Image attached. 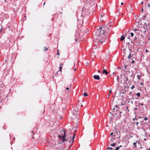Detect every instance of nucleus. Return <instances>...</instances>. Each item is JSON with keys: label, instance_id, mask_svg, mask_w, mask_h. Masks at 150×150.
<instances>
[{"label": "nucleus", "instance_id": "aec40b11", "mask_svg": "<svg viewBox=\"0 0 150 150\" xmlns=\"http://www.w3.org/2000/svg\"><path fill=\"white\" fill-rule=\"evenodd\" d=\"M140 93H137V94H136V95L138 96V97H139L140 96Z\"/></svg>", "mask_w": 150, "mask_h": 150}, {"label": "nucleus", "instance_id": "f3484780", "mask_svg": "<svg viewBox=\"0 0 150 150\" xmlns=\"http://www.w3.org/2000/svg\"><path fill=\"white\" fill-rule=\"evenodd\" d=\"M125 82H126L128 80V79L127 77V76H125Z\"/></svg>", "mask_w": 150, "mask_h": 150}, {"label": "nucleus", "instance_id": "39448f33", "mask_svg": "<svg viewBox=\"0 0 150 150\" xmlns=\"http://www.w3.org/2000/svg\"><path fill=\"white\" fill-rule=\"evenodd\" d=\"M99 41L101 43H103L104 42H105V39H104L103 38H102L101 39H100L99 40Z\"/></svg>", "mask_w": 150, "mask_h": 150}, {"label": "nucleus", "instance_id": "f03ea898", "mask_svg": "<svg viewBox=\"0 0 150 150\" xmlns=\"http://www.w3.org/2000/svg\"><path fill=\"white\" fill-rule=\"evenodd\" d=\"M102 27H100L99 29L97 31L96 34L95 35V36H98V37H99V35H100L99 34V30H102Z\"/></svg>", "mask_w": 150, "mask_h": 150}, {"label": "nucleus", "instance_id": "338daca9", "mask_svg": "<svg viewBox=\"0 0 150 150\" xmlns=\"http://www.w3.org/2000/svg\"><path fill=\"white\" fill-rule=\"evenodd\" d=\"M146 32V30H145L144 31V32Z\"/></svg>", "mask_w": 150, "mask_h": 150}, {"label": "nucleus", "instance_id": "e2e57ef3", "mask_svg": "<svg viewBox=\"0 0 150 150\" xmlns=\"http://www.w3.org/2000/svg\"><path fill=\"white\" fill-rule=\"evenodd\" d=\"M45 2H44V4H43V5H45Z\"/></svg>", "mask_w": 150, "mask_h": 150}, {"label": "nucleus", "instance_id": "423d86ee", "mask_svg": "<svg viewBox=\"0 0 150 150\" xmlns=\"http://www.w3.org/2000/svg\"><path fill=\"white\" fill-rule=\"evenodd\" d=\"M102 73L103 74H105V75H107L108 74V72L105 69H104L103 70Z\"/></svg>", "mask_w": 150, "mask_h": 150}, {"label": "nucleus", "instance_id": "c03bdc74", "mask_svg": "<svg viewBox=\"0 0 150 150\" xmlns=\"http://www.w3.org/2000/svg\"><path fill=\"white\" fill-rule=\"evenodd\" d=\"M127 44H128V45H130V43H129V42H127Z\"/></svg>", "mask_w": 150, "mask_h": 150}, {"label": "nucleus", "instance_id": "3c124183", "mask_svg": "<svg viewBox=\"0 0 150 150\" xmlns=\"http://www.w3.org/2000/svg\"><path fill=\"white\" fill-rule=\"evenodd\" d=\"M103 15H104V14H103V15H101V17H102L103 16Z\"/></svg>", "mask_w": 150, "mask_h": 150}, {"label": "nucleus", "instance_id": "79ce46f5", "mask_svg": "<svg viewBox=\"0 0 150 150\" xmlns=\"http://www.w3.org/2000/svg\"><path fill=\"white\" fill-rule=\"evenodd\" d=\"M121 5H123V2H122V3H121Z\"/></svg>", "mask_w": 150, "mask_h": 150}, {"label": "nucleus", "instance_id": "774afa93", "mask_svg": "<svg viewBox=\"0 0 150 150\" xmlns=\"http://www.w3.org/2000/svg\"><path fill=\"white\" fill-rule=\"evenodd\" d=\"M131 43H132V41H131Z\"/></svg>", "mask_w": 150, "mask_h": 150}, {"label": "nucleus", "instance_id": "09e8293b", "mask_svg": "<svg viewBox=\"0 0 150 150\" xmlns=\"http://www.w3.org/2000/svg\"><path fill=\"white\" fill-rule=\"evenodd\" d=\"M71 135L70 136H69V138H71Z\"/></svg>", "mask_w": 150, "mask_h": 150}, {"label": "nucleus", "instance_id": "052dcab7", "mask_svg": "<svg viewBox=\"0 0 150 150\" xmlns=\"http://www.w3.org/2000/svg\"><path fill=\"white\" fill-rule=\"evenodd\" d=\"M98 73H100V71H98Z\"/></svg>", "mask_w": 150, "mask_h": 150}, {"label": "nucleus", "instance_id": "8fccbe9b", "mask_svg": "<svg viewBox=\"0 0 150 150\" xmlns=\"http://www.w3.org/2000/svg\"><path fill=\"white\" fill-rule=\"evenodd\" d=\"M127 90H126V89H125V92H126Z\"/></svg>", "mask_w": 150, "mask_h": 150}, {"label": "nucleus", "instance_id": "f704fd0d", "mask_svg": "<svg viewBox=\"0 0 150 150\" xmlns=\"http://www.w3.org/2000/svg\"><path fill=\"white\" fill-rule=\"evenodd\" d=\"M148 51H148V50H145V52H148Z\"/></svg>", "mask_w": 150, "mask_h": 150}, {"label": "nucleus", "instance_id": "72a5a7b5", "mask_svg": "<svg viewBox=\"0 0 150 150\" xmlns=\"http://www.w3.org/2000/svg\"><path fill=\"white\" fill-rule=\"evenodd\" d=\"M139 124V122H136V125H138Z\"/></svg>", "mask_w": 150, "mask_h": 150}, {"label": "nucleus", "instance_id": "2eb2a0df", "mask_svg": "<svg viewBox=\"0 0 150 150\" xmlns=\"http://www.w3.org/2000/svg\"><path fill=\"white\" fill-rule=\"evenodd\" d=\"M83 95L84 96L86 97L87 96H88V95L87 93L84 92L83 93Z\"/></svg>", "mask_w": 150, "mask_h": 150}, {"label": "nucleus", "instance_id": "680f3d73", "mask_svg": "<svg viewBox=\"0 0 150 150\" xmlns=\"http://www.w3.org/2000/svg\"><path fill=\"white\" fill-rule=\"evenodd\" d=\"M127 39H128L129 40V38H127Z\"/></svg>", "mask_w": 150, "mask_h": 150}, {"label": "nucleus", "instance_id": "6ab92c4d", "mask_svg": "<svg viewBox=\"0 0 150 150\" xmlns=\"http://www.w3.org/2000/svg\"><path fill=\"white\" fill-rule=\"evenodd\" d=\"M141 76L139 75H138L137 76V78L138 79H140Z\"/></svg>", "mask_w": 150, "mask_h": 150}, {"label": "nucleus", "instance_id": "9b49d317", "mask_svg": "<svg viewBox=\"0 0 150 150\" xmlns=\"http://www.w3.org/2000/svg\"><path fill=\"white\" fill-rule=\"evenodd\" d=\"M111 92H112L111 89H110V92H109V93H108V95L106 96V97L107 98H109L110 94L111 93Z\"/></svg>", "mask_w": 150, "mask_h": 150}, {"label": "nucleus", "instance_id": "dca6fc26", "mask_svg": "<svg viewBox=\"0 0 150 150\" xmlns=\"http://www.w3.org/2000/svg\"><path fill=\"white\" fill-rule=\"evenodd\" d=\"M146 15H145L144 16H143V17H142V19L143 20H145V18L146 17Z\"/></svg>", "mask_w": 150, "mask_h": 150}, {"label": "nucleus", "instance_id": "864d4df0", "mask_svg": "<svg viewBox=\"0 0 150 150\" xmlns=\"http://www.w3.org/2000/svg\"><path fill=\"white\" fill-rule=\"evenodd\" d=\"M76 68H75V69H74V70L75 71H76Z\"/></svg>", "mask_w": 150, "mask_h": 150}, {"label": "nucleus", "instance_id": "ea45409f", "mask_svg": "<svg viewBox=\"0 0 150 150\" xmlns=\"http://www.w3.org/2000/svg\"><path fill=\"white\" fill-rule=\"evenodd\" d=\"M114 139V138H111V139H110V140L111 141H112V140H113Z\"/></svg>", "mask_w": 150, "mask_h": 150}, {"label": "nucleus", "instance_id": "7c9ffc66", "mask_svg": "<svg viewBox=\"0 0 150 150\" xmlns=\"http://www.w3.org/2000/svg\"><path fill=\"white\" fill-rule=\"evenodd\" d=\"M134 60H132V64H134Z\"/></svg>", "mask_w": 150, "mask_h": 150}, {"label": "nucleus", "instance_id": "4be33fe9", "mask_svg": "<svg viewBox=\"0 0 150 150\" xmlns=\"http://www.w3.org/2000/svg\"><path fill=\"white\" fill-rule=\"evenodd\" d=\"M107 149H111V150H112V148L111 147H108L107 148Z\"/></svg>", "mask_w": 150, "mask_h": 150}, {"label": "nucleus", "instance_id": "c9c22d12", "mask_svg": "<svg viewBox=\"0 0 150 150\" xmlns=\"http://www.w3.org/2000/svg\"><path fill=\"white\" fill-rule=\"evenodd\" d=\"M137 120V119L136 118H133V121H134V120Z\"/></svg>", "mask_w": 150, "mask_h": 150}, {"label": "nucleus", "instance_id": "f257e3e1", "mask_svg": "<svg viewBox=\"0 0 150 150\" xmlns=\"http://www.w3.org/2000/svg\"><path fill=\"white\" fill-rule=\"evenodd\" d=\"M64 134L63 136H62V142H60L59 143H58V145H59V143H60V144H61L62 143L64 142H69V139L68 138L67 139H65L66 137V135L65 134V130L64 131Z\"/></svg>", "mask_w": 150, "mask_h": 150}, {"label": "nucleus", "instance_id": "bf43d9fd", "mask_svg": "<svg viewBox=\"0 0 150 150\" xmlns=\"http://www.w3.org/2000/svg\"><path fill=\"white\" fill-rule=\"evenodd\" d=\"M100 21H103V20H101V18H100Z\"/></svg>", "mask_w": 150, "mask_h": 150}, {"label": "nucleus", "instance_id": "0eeeda50", "mask_svg": "<svg viewBox=\"0 0 150 150\" xmlns=\"http://www.w3.org/2000/svg\"><path fill=\"white\" fill-rule=\"evenodd\" d=\"M130 54H129V56H128L127 58L129 59H130V58H131L132 56L133 55V54H131V52H129Z\"/></svg>", "mask_w": 150, "mask_h": 150}, {"label": "nucleus", "instance_id": "a211bd4d", "mask_svg": "<svg viewBox=\"0 0 150 150\" xmlns=\"http://www.w3.org/2000/svg\"><path fill=\"white\" fill-rule=\"evenodd\" d=\"M115 143H113L112 144H111L110 145L111 146H115Z\"/></svg>", "mask_w": 150, "mask_h": 150}, {"label": "nucleus", "instance_id": "4d7b16f0", "mask_svg": "<svg viewBox=\"0 0 150 150\" xmlns=\"http://www.w3.org/2000/svg\"><path fill=\"white\" fill-rule=\"evenodd\" d=\"M1 30H2V29H1V30H0V33H1Z\"/></svg>", "mask_w": 150, "mask_h": 150}, {"label": "nucleus", "instance_id": "a18cd8bd", "mask_svg": "<svg viewBox=\"0 0 150 150\" xmlns=\"http://www.w3.org/2000/svg\"><path fill=\"white\" fill-rule=\"evenodd\" d=\"M134 31H135L136 30H138L137 29H135L134 30Z\"/></svg>", "mask_w": 150, "mask_h": 150}, {"label": "nucleus", "instance_id": "49530a36", "mask_svg": "<svg viewBox=\"0 0 150 150\" xmlns=\"http://www.w3.org/2000/svg\"><path fill=\"white\" fill-rule=\"evenodd\" d=\"M129 50L130 51H130H132V50L131 49H129Z\"/></svg>", "mask_w": 150, "mask_h": 150}, {"label": "nucleus", "instance_id": "13d9d810", "mask_svg": "<svg viewBox=\"0 0 150 150\" xmlns=\"http://www.w3.org/2000/svg\"><path fill=\"white\" fill-rule=\"evenodd\" d=\"M113 109L114 110H115V109L114 108Z\"/></svg>", "mask_w": 150, "mask_h": 150}, {"label": "nucleus", "instance_id": "6e6d98bb", "mask_svg": "<svg viewBox=\"0 0 150 150\" xmlns=\"http://www.w3.org/2000/svg\"><path fill=\"white\" fill-rule=\"evenodd\" d=\"M126 67H127L126 66H125V69L126 68Z\"/></svg>", "mask_w": 150, "mask_h": 150}, {"label": "nucleus", "instance_id": "37998d69", "mask_svg": "<svg viewBox=\"0 0 150 150\" xmlns=\"http://www.w3.org/2000/svg\"><path fill=\"white\" fill-rule=\"evenodd\" d=\"M137 108H134V110H137Z\"/></svg>", "mask_w": 150, "mask_h": 150}, {"label": "nucleus", "instance_id": "9d476101", "mask_svg": "<svg viewBox=\"0 0 150 150\" xmlns=\"http://www.w3.org/2000/svg\"><path fill=\"white\" fill-rule=\"evenodd\" d=\"M78 110H75V111L74 110V112H73V114L74 115H76L77 114V112L78 111Z\"/></svg>", "mask_w": 150, "mask_h": 150}, {"label": "nucleus", "instance_id": "4c0bfd02", "mask_svg": "<svg viewBox=\"0 0 150 150\" xmlns=\"http://www.w3.org/2000/svg\"><path fill=\"white\" fill-rule=\"evenodd\" d=\"M103 33H102V34H104V33L105 32V31H104V30H103Z\"/></svg>", "mask_w": 150, "mask_h": 150}, {"label": "nucleus", "instance_id": "cd10ccee", "mask_svg": "<svg viewBox=\"0 0 150 150\" xmlns=\"http://www.w3.org/2000/svg\"><path fill=\"white\" fill-rule=\"evenodd\" d=\"M44 48L45 49V50L46 51L47 50H48V48H46V47H45Z\"/></svg>", "mask_w": 150, "mask_h": 150}, {"label": "nucleus", "instance_id": "a19ab883", "mask_svg": "<svg viewBox=\"0 0 150 150\" xmlns=\"http://www.w3.org/2000/svg\"><path fill=\"white\" fill-rule=\"evenodd\" d=\"M96 42V41H94L93 42V43H94V44H95V45H97V44H95V42Z\"/></svg>", "mask_w": 150, "mask_h": 150}, {"label": "nucleus", "instance_id": "69168bd1", "mask_svg": "<svg viewBox=\"0 0 150 150\" xmlns=\"http://www.w3.org/2000/svg\"><path fill=\"white\" fill-rule=\"evenodd\" d=\"M144 140H146V139H145V138L144 139Z\"/></svg>", "mask_w": 150, "mask_h": 150}, {"label": "nucleus", "instance_id": "f8f14e48", "mask_svg": "<svg viewBox=\"0 0 150 150\" xmlns=\"http://www.w3.org/2000/svg\"><path fill=\"white\" fill-rule=\"evenodd\" d=\"M125 38V37H124V36H122L120 38V40L123 41L124 40Z\"/></svg>", "mask_w": 150, "mask_h": 150}, {"label": "nucleus", "instance_id": "58836bf2", "mask_svg": "<svg viewBox=\"0 0 150 150\" xmlns=\"http://www.w3.org/2000/svg\"><path fill=\"white\" fill-rule=\"evenodd\" d=\"M66 89L67 90H69V88H68V87H67V88H66Z\"/></svg>", "mask_w": 150, "mask_h": 150}, {"label": "nucleus", "instance_id": "de8ad7c7", "mask_svg": "<svg viewBox=\"0 0 150 150\" xmlns=\"http://www.w3.org/2000/svg\"><path fill=\"white\" fill-rule=\"evenodd\" d=\"M57 54L58 55H59V53L58 52H58L57 53Z\"/></svg>", "mask_w": 150, "mask_h": 150}, {"label": "nucleus", "instance_id": "603ef678", "mask_svg": "<svg viewBox=\"0 0 150 150\" xmlns=\"http://www.w3.org/2000/svg\"><path fill=\"white\" fill-rule=\"evenodd\" d=\"M143 3H144V2H142L141 3V4H143Z\"/></svg>", "mask_w": 150, "mask_h": 150}, {"label": "nucleus", "instance_id": "0e129e2a", "mask_svg": "<svg viewBox=\"0 0 150 150\" xmlns=\"http://www.w3.org/2000/svg\"><path fill=\"white\" fill-rule=\"evenodd\" d=\"M63 148H61V149H62V150H63Z\"/></svg>", "mask_w": 150, "mask_h": 150}, {"label": "nucleus", "instance_id": "c756f323", "mask_svg": "<svg viewBox=\"0 0 150 150\" xmlns=\"http://www.w3.org/2000/svg\"><path fill=\"white\" fill-rule=\"evenodd\" d=\"M148 7L149 8L150 6V3L148 4Z\"/></svg>", "mask_w": 150, "mask_h": 150}, {"label": "nucleus", "instance_id": "1a4fd4ad", "mask_svg": "<svg viewBox=\"0 0 150 150\" xmlns=\"http://www.w3.org/2000/svg\"><path fill=\"white\" fill-rule=\"evenodd\" d=\"M63 65V64H62V63H61L60 64V65H59L60 67H59V70L58 71H60L61 72L62 71V65Z\"/></svg>", "mask_w": 150, "mask_h": 150}, {"label": "nucleus", "instance_id": "2f4dec72", "mask_svg": "<svg viewBox=\"0 0 150 150\" xmlns=\"http://www.w3.org/2000/svg\"><path fill=\"white\" fill-rule=\"evenodd\" d=\"M143 7H142V8L141 9V12H143V11L144 10H143Z\"/></svg>", "mask_w": 150, "mask_h": 150}, {"label": "nucleus", "instance_id": "bb28decb", "mask_svg": "<svg viewBox=\"0 0 150 150\" xmlns=\"http://www.w3.org/2000/svg\"><path fill=\"white\" fill-rule=\"evenodd\" d=\"M134 88V86H132L131 87V89L132 90L133 89V88Z\"/></svg>", "mask_w": 150, "mask_h": 150}, {"label": "nucleus", "instance_id": "b1692460", "mask_svg": "<svg viewBox=\"0 0 150 150\" xmlns=\"http://www.w3.org/2000/svg\"><path fill=\"white\" fill-rule=\"evenodd\" d=\"M136 142H134V143H133V145L134 146H135L136 147Z\"/></svg>", "mask_w": 150, "mask_h": 150}, {"label": "nucleus", "instance_id": "20e7f679", "mask_svg": "<svg viewBox=\"0 0 150 150\" xmlns=\"http://www.w3.org/2000/svg\"><path fill=\"white\" fill-rule=\"evenodd\" d=\"M75 133H74V135L72 138V139L71 140H69V143H71V141H72V142H71V144H72L73 142L74 141V139L75 138Z\"/></svg>", "mask_w": 150, "mask_h": 150}, {"label": "nucleus", "instance_id": "4468645a", "mask_svg": "<svg viewBox=\"0 0 150 150\" xmlns=\"http://www.w3.org/2000/svg\"><path fill=\"white\" fill-rule=\"evenodd\" d=\"M122 146V145H120L119 147H116L115 148V150H118Z\"/></svg>", "mask_w": 150, "mask_h": 150}, {"label": "nucleus", "instance_id": "a878e982", "mask_svg": "<svg viewBox=\"0 0 150 150\" xmlns=\"http://www.w3.org/2000/svg\"><path fill=\"white\" fill-rule=\"evenodd\" d=\"M147 119H148V118L147 117H144V120H147Z\"/></svg>", "mask_w": 150, "mask_h": 150}, {"label": "nucleus", "instance_id": "c85d7f7f", "mask_svg": "<svg viewBox=\"0 0 150 150\" xmlns=\"http://www.w3.org/2000/svg\"><path fill=\"white\" fill-rule=\"evenodd\" d=\"M139 105H144V104H143V103H139Z\"/></svg>", "mask_w": 150, "mask_h": 150}, {"label": "nucleus", "instance_id": "5fc2aeb1", "mask_svg": "<svg viewBox=\"0 0 150 150\" xmlns=\"http://www.w3.org/2000/svg\"><path fill=\"white\" fill-rule=\"evenodd\" d=\"M117 105H115V107L116 108H117Z\"/></svg>", "mask_w": 150, "mask_h": 150}, {"label": "nucleus", "instance_id": "473e14b6", "mask_svg": "<svg viewBox=\"0 0 150 150\" xmlns=\"http://www.w3.org/2000/svg\"><path fill=\"white\" fill-rule=\"evenodd\" d=\"M137 39V38L136 37H135L134 39V40H136Z\"/></svg>", "mask_w": 150, "mask_h": 150}, {"label": "nucleus", "instance_id": "412c9836", "mask_svg": "<svg viewBox=\"0 0 150 150\" xmlns=\"http://www.w3.org/2000/svg\"><path fill=\"white\" fill-rule=\"evenodd\" d=\"M117 81H118V80H119V76L117 75Z\"/></svg>", "mask_w": 150, "mask_h": 150}, {"label": "nucleus", "instance_id": "5701e85b", "mask_svg": "<svg viewBox=\"0 0 150 150\" xmlns=\"http://www.w3.org/2000/svg\"><path fill=\"white\" fill-rule=\"evenodd\" d=\"M130 34H131V37H133L134 35V33H130Z\"/></svg>", "mask_w": 150, "mask_h": 150}, {"label": "nucleus", "instance_id": "393cba45", "mask_svg": "<svg viewBox=\"0 0 150 150\" xmlns=\"http://www.w3.org/2000/svg\"><path fill=\"white\" fill-rule=\"evenodd\" d=\"M58 137H59V138L61 139V138H62V136H61V135H59L58 136Z\"/></svg>", "mask_w": 150, "mask_h": 150}, {"label": "nucleus", "instance_id": "ddd939ff", "mask_svg": "<svg viewBox=\"0 0 150 150\" xmlns=\"http://www.w3.org/2000/svg\"><path fill=\"white\" fill-rule=\"evenodd\" d=\"M122 112L120 111L119 114L118 115V117H119V118H120L121 117V114L122 113Z\"/></svg>", "mask_w": 150, "mask_h": 150}, {"label": "nucleus", "instance_id": "e433bc0d", "mask_svg": "<svg viewBox=\"0 0 150 150\" xmlns=\"http://www.w3.org/2000/svg\"><path fill=\"white\" fill-rule=\"evenodd\" d=\"M113 132L111 133V134H110V135L111 136L112 135H113Z\"/></svg>", "mask_w": 150, "mask_h": 150}, {"label": "nucleus", "instance_id": "7ed1b4c3", "mask_svg": "<svg viewBox=\"0 0 150 150\" xmlns=\"http://www.w3.org/2000/svg\"><path fill=\"white\" fill-rule=\"evenodd\" d=\"M93 77L95 79L99 80L100 79V77L98 75H94L93 76Z\"/></svg>", "mask_w": 150, "mask_h": 150}, {"label": "nucleus", "instance_id": "6e6552de", "mask_svg": "<svg viewBox=\"0 0 150 150\" xmlns=\"http://www.w3.org/2000/svg\"><path fill=\"white\" fill-rule=\"evenodd\" d=\"M116 113H115V115H117L118 116V115L119 114L120 111L119 110H116Z\"/></svg>", "mask_w": 150, "mask_h": 150}]
</instances>
